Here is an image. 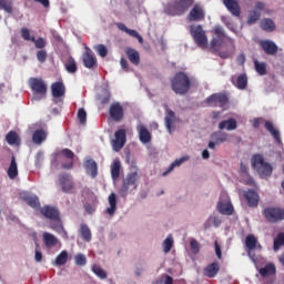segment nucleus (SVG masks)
Masks as SVG:
<instances>
[{"mask_svg":"<svg viewBox=\"0 0 284 284\" xmlns=\"http://www.w3.org/2000/svg\"><path fill=\"white\" fill-rule=\"evenodd\" d=\"M251 165L255 172H257L258 176L270 178L272 176V172H274V168L270 162H265V158L260 153L253 154L251 158Z\"/></svg>","mask_w":284,"mask_h":284,"instance_id":"1","label":"nucleus"},{"mask_svg":"<svg viewBox=\"0 0 284 284\" xmlns=\"http://www.w3.org/2000/svg\"><path fill=\"white\" fill-rule=\"evenodd\" d=\"M190 34L194 41V43L197 45V48H201L202 50H205L207 48V33L203 30V26L201 24H192L190 28Z\"/></svg>","mask_w":284,"mask_h":284,"instance_id":"2","label":"nucleus"},{"mask_svg":"<svg viewBox=\"0 0 284 284\" xmlns=\"http://www.w3.org/2000/svg\"><path fill=\"white\" fill-rule=\"evenodd\" d=\"M28 85L33 94H38V98H34L38 101H41V99H45V97H48V84L43 79L30 78L28 81Z\"/></svg>","mask_w":284,"mask_h":284,"instance_id":"3","label":"nucleus"},{"mask_svg":"<svg viewBox=\"0 0 284 284\" xmlns=\"http://www.w3.org/2000/svg\"><path fill=\"white\" fill-rule=\"evenodd\" d=\"M192 88H196V78L179 72V94H187Z\"/></svg>","mask_w":284,"mask_h":284,"instance_id":"4","label":"nucleus"},{"mask_svg":"<svg viewBox=\"0 0 284 284\" xmlns=\"http://www.w3.org/2000/svg\"><path fill=\"white\" fill-rule=\"evenodd\" d=\"M205 103L209 108H225L230 103V95L225 92L213 93L205 99Z\"/></svg>","mask_w":284,"mask_h":284,"instance_id":"5","label":"nucleus"},{"mask_svg":"<svg viewBox=\"0 0 284 284\" xmlns=\"http://www.w3.org/2000/svg\"><path fill=\"white\" fill-rule=\"evenodd\" d=\"M264 217L268 223H278L284 221V209L281 207H266L264 209Z\"/></svg>","mask_w":284,"mask_h":284,"instance_id":"6","label":"nucleus"},{"mask_svg":"<svg viewBox=\"0 0 284 284\" xmlns=\"http://www.w3.org/2000/svg\"><path fill=\"white\" fill-rule=\"evenodd\" d=\"M230 135L225 132L215 131L211 134V141L209 142L210 150H215L216 145L227 142Z\"/></svg>","mask_w":284,"mask_h":284,"instance_id":"7","label":"nucleus"},{"mask_svg":"<svg viewBox=\"0 0 284 284\" xmlns=\"http://www.w3.org/2000/svg\"><path fill=\"white\" fill-rule=\"evenodd\" d=\"M40 214L44 216V219H49V221H57L61 217V213L57 206L44 205L40 207Z\"/></svg>","mask_w":284,"mask_h":284,"instance_id":"8","label":"nucleus"},{"mask_svg":"<svg viewBox=\"0 0 284 284\" xmlns=\"http://www.w3.org/2000/svg\"><path fill=\"white\" fill-rule=\"evenodd\" d=\"M20 199L21 201H24L29 207H32L33 210H41V202L39 201V196L28 192H21Z\"/></svg>","mask_w":284,"mask_h":284,"instance_id":"9","label":"nucleus"},{"mask_svg":"<svg viewBox=\"0 0 284 284\" xmlns=\"http://www.w3.org/2000/svg\"><path fill=\"white\" fill-rule=\"evenodd\" d=\"M115 139L112 142V148L114 152H121L123 150V145H125L126 135L125 129H120L114 134Z\"/></svg>","mask_w":284,"mask_h":284,"instance_id":"10","label":"nucleus"},{"mask_svg":"<svg viewBox=\"0 0 284 284\" xmlns=\"http://www.w3.org/2000/svg\"><path fill=\"white\" fill-rule=\"evenodd\" d=\"M187 21H205V10L199 4H194L186 17Z\"/></svg>","mask_w":284,"mask_h":284,"instance_id":"11","label":"nucleus"},{"mask_svg":"<svg viewBox=\"0 0 284 284\" xmlns=\"http://www.w3.org/2000/svg\"><path fill=\"white\" fill-rule=\"evenodd\" d=\"M109 114L115 123H119V121H123V105H121L120 102H113L110 105Z\"/></svg>","mask_w":284,"mask_h":284,"instance_id":"12","label":"nucleus"},{"mask_svg":"<svg viewBox=\"0 0 284 284\" xmlns=\"http://www.w3.org/2000/svg\"><path fill=\"white\" fill-rule=\"evenodd\" d=\"M82 63L84 68H88L89 70H94L97 68V57H94V53H92V50L87 49L85 52L82 54Z\"/></svg>","mask_w":284,"mask_h":284,"instance_id":"13","label":"nucleus"},{"mask_svg":"<svg viewBox=\"0 0 284 284\" xmlns=\"http://www.w3.org/2000/svg\"><path fill=\"white\" fill-rule=\"evenodd\" d=\"M244 199L248 207H258V201H261L258 192L254 190L244 191Z\"/></svg>","mask_w":284,"mask_h":284,"instance_id":"14","label":"nucleus"},{"mask_svg":"<svg viewBox=\"0 0 284 284\" xmlns=\"http://www.w3.org/2000/svg\"><path fill=\"white\" fill-rule=\"evenodd\" d=\"M260 45L262 50L265 52V54H268L271 57H274V54L278 52V45H276L274 41L263 40L260 42Z\"/></svg>","mask_w":284,"mask_h":284,"instance_id":"15","label":"nucleus"},{"mask_svg":"<svg viewBox=\"0 0 284 284\" xmlns=\"http://www.w3.org/2000/svg\"><path fill=\"white\" fill-rule=\"evenodd\" d=\"M223 4L233 17H241V6L236 0H223Z\"/></svg>","mask_w":284,"mask_h":284,"instance_id":"16","label":"nucleus"},{"mask_svg":"<svg viewBox=\"0 0 284 284\" xmlns=\"http://www.w3.org/2000/svg\"><path fill=\"white\" fill-rule=\"evenodd\" d=\"M84 169L91 179H97V174H99V165L97 164V161L93 159L87 160L84 162Z\"/></svg>","mask_w":284,"mask_h":284,"instance_id":"17","label":"nucleus"},{"mask_svg":"<svg viewBox=\"0 0 284 284\" xmlns=\"http://www.w3.org/2000/svg\"><path fill=\"white\" fill-rule=\"evenodd\" d=\"M60 154L64 156V159H69L68 163L61 165L62 170H72V168H74V152L70 149H63Z\"/></svg>","mask_w":284,"mask_h":284,"instance_id":"18","label":"nucleus"},{"mask_svg":"<svg viewBox=\"0 0 284 284\" xmlns=\"http://www.w3.org/2000/svg\"><path fill=\"white\" fill-rule=\"evenodd\" d=\"M239 128L236 119L230 118L227 120H223L219 123V130H227V132H232Z\"/></svg>","mask_w":284,"mask_h":284,"instance_id":"19","label":"nucleus"},{"mask_svg":"<svg viewBox=\"0 0 284 284\" xmlns=\"http://www.w3.org/2000/svg\"><path fill=\"white\" fill-rule=\"evenodd\" d=\"M217 212L223 214L224 216H232L234 214V206H232L231 202H219L217 203Z\"/></svg>","mask_w":284,"mask_h":284,"instance_id":"20","label":"nucleus"},{"mask_svg":"<svg viewBox=\"0 0 284 284\" xmlns=\"http://www.w3.org/2000/svg\"><path fill=\"white\" fill-rule=\"evenodd\" d=\"M116 28L120 29L122 32H125L126 34H129V37H133V39H138L139 43H143V37H141L139 31L126 28L125 24L121 22L116 23Z\"/></svg>","mask_w":284,"mask_h":284,"instance_id":"21","label":"nucleus"},{"mask_svg":"<svg viewBox=\"0 0 284 284\" xmlns=\"http://www.w3.org/2000/svg\"><path fill=\"white\" fill-rule=\"evenodd\" d=\"M51 92L54 99H61V97L65 95V85L63 82H54L51 85Z\"/></svg>","mask_w":284,"mask_h":284,"instance_id":"22","label":"nucleus"},{"mask_svg":"<svg viewBox=\"0 0 284 284\" xmlns=\"http://www.w3.org/2000/svg\"><path fill=\"white\" fill-rule=\"evenodd\" d=\"M125 54L133 65H139V63H141V55L139 54V51H136L135 49L128 48L125 50Z\"/></svg>","mask_w":284,"mask_h":284,"instance_id":"23","label":"nucleus"},{"mask_svg":"<svg viewBox=\"0 0 284 284\" xmlns=\"http://www.w3.org/2000/svg\"><path fill=\"white\" fill-rule=\"evenodd\" d=\"M232 83H234L237 90H245V88H247V75L243 73L237 78L232 77Z\"/></svg>","mask_w":284,"mask_h":284,"instance_id":"24","label":"nucleus"},{"mask_svg":"<svg viewBox=\"0 0 284 284\" xmlns=\"http://www.w3.org/2000/svg\"><path fill=\"white\" fill-rule=\"evenodd\" d=\"M164 12L171 17H176V14H179V0L169 1L164 7Z\"/></svg>","mask_w":284,"mask_h":284,"instance_id":"25","label":"nucleus"},{"mask_svg":"<svg viewBox=\"0 0 284 284\" xmlns=\"http://www.w3.org/2000/svg\"><path fill=\"white\" fill-rule=\"evenodd\" d=\"M220 271H221V266L219 265V263L213 262L204 268V274L209 278H214V276H216V274H219Z\"/></svg>","mask_w":284,"mask_h":284,"instance_id":"26","label":"nucleus"},{"mask_svg":"<svg viewBox=\"0 0 284 284\" xmlns=\"http://www.w3.org/2000/svg\"><path fill=\"white\" fill-rule=\"evenodd\" d=\"M48 139V133L43 129H38L32 134V141L36 145H41Z\"/></svg>","mask_w":284,"mask_h":284,"instance_id":"27","label":"nucleus"},{"mask_svg":"<svg viewBox=\"0 0 284 284\" xmlns=\"http://www.w3.org/2000/svg\"><path fill=\"white\" fill-rule=\"evenodd\" d=\"M265 130L275 139L276 143H281V132L274 128V123L266 121L264 124Z\"/></svg>","mask_w":284,"mask_h":284,"instance_id":"28","label":"nucleus"},{"mask_svg":"<svg viewBox=\"0 0 284 284\" xmlns=\"http://www.w3.org/2000/svg\"><path fill=\"white\" fill-rule=\"evenodd\" d=\"M139 139L141 143H150V141H152V134L150 133L148 128H145V125L139 126Z\"/></svg>","mask_w":284,"mask_h":284,"instance_id":"29","label":"nucleus"},{"mask_svg":"<svg viewBox=\"0 0 284 284\" xmlns=\"http://www.w3.org/2000/svg\"><path fill=\"white\" fill-rule=\"evenodd\" d=\"M42 237H43V243L45 247H54L59 243V239L52 235V233L44 232Z\"/></svg>","mask_w":284,"mask_h":284,"instance_id":"30","label":"nucleus"},{"mask_svg":"<svg viewBox=\"0 0 284 284\" xmlns=\"http://www.w3.org/2000/svg\"><path fill=\"white\" fill-rule=\"evenodd\" d=\"M164 121L169 132H172L174 122L176 121V115L174 114V111L168 109V106H166V116Z\"/></svg>","mask_w":284,"mask_h":284,"instance_id":"31","label":"nucleus"},{"mask_svg":"<svg viewBox=\"0 0 284 284\" xmlns=\"http://www.w3.org/2000/svg\"><path fill=\"white\" fill-rule=\"evenodd\" d=\"M245 246L247 250H250V252H252V250H256V247H258V250L262 248L261 244H258V240H256V236L252 234L245 237Z\"/></svg>","mask_w":284,"mask_h":284,"instance_id":"32","label":"nucleus"},{"mask_svg":"<svg viewBox=\"0 0 284 284\" xmlns=\"http://www.w3.org/2000/svg\"><path fill=\"white\" fill-rule=\"evenodd\" d=\"M79 232L82 241H85V243H90V241H92V231H90V226H88V224H81Z\"/></svg>","mask_w":284,"mask_h":284,"instance_id":"33","label":"nucleus"},{"mask_svg":"<svg viewBox=\"0 0 284 284\" xmlns=\"http://www.w3.org/2000/svg\"><path fill=\"white\" fill-rule=\"evenodd\" d=\"M6 141L9 145H21V139L19 138V134H17L16 131H10L6 135Z\"/></svg>","mask_w":284,"mask_h":284,"instance_id":"34","label":"nucleus"},{"mask_svg":"<svg viewBox=\"0 0 284 284\" xmlns=\"http://www.w3.org/2000/svg\"><path fill=\"white\" fill-rule=\"evenodd\" d=\"M260 26L265 32H274V30H276V24L270 18L263 19Z\"/></svg>","mask_w":284,"mask_h":284,"instance_id":"35","label":"nucleus"},{"mask_svg":"<svg viewBox=\"0 0 284 284\" xmlns=\"http://www.w3.org/2000/svg\"><path fill=\"white\" fill-rule=\"evenodd\" d=\"M109 205L110 207L106 209V214H109V216L116 214V194L111 193L109 195Z\"/></svg>","mask_w":284,"mask_h":284,"instance_id":"36","label":"nucleus"},{"mask_svg":"<svg viewBox=\"0 0 284 284\" xmlns=\"http://www.w3.org/2000/svg\"><path fill=\"white\" fill-rule=\"evenodd\" d=\"M276 274V266L274 264H267L260 268V275L265 278V276H274Z\"/></svg>","mask_w":284,"mask_h":284,"instance_id":"37","label":"nucleus"},{"mask_svg":"<svg viewBox=\"0 0 284 284\" xmlns=\"http://www.w3.org/2000/svg\"><path fill=\"white\" fill-rule=\"evenodd\" d=\"M227 41V38H213L211 40V49L213 52H219L223 45Z\"/></svg>","mask_w":284,"mask_h":284,"instance_id":"38","label":"nucleus"},{"mask_svg":"<svg viewBox=\"0 0 284 284\" xmlns=\"http://www.w3.org/2000/svg\"><path fill=\"white\" fill-rule=\"evenodd\" d=\"M18 174L19 170L17 169V160L14 156H12L10 166L8 169V176L9 179H17Z\"/></svg>","mask_w":284,"mask_h":284,"instance_id":"39","label":"nucleus"},{"mask_svg":"<svg viewBox=\"0 0 284 284\" xmlns=\"http://www.w3.org/2000/svg\"><path fill=\"white\" fill-rule=\"evenodd\" d=\"M254 68L260 77H265V74H267V64H265V62H258V60H254Z\"/></svg>","mask_w":284,"mask_h":284,"instance_id":"40","label":"nucleus"},{"mask_svg":"<svg viewBox=\"0 0 284 284\" xmlns=\"http://www.w3.org/2000/svg\"><path fill=\"white\" fill-rule=\"evenodd\" d=\"M214 34L216 36L215 38L227 39V42L232 43V45H234V40L230 37H226L225 31L223 30V27H221V26L215 27Z\"/></svg>","mask_w":284,"mask_h":284,"instance_id":"41","label":"nucleus"},{"mask_svg":"<svg viewBox=\"0 0 284 284\" xmlns=\"http://www.w3.org/2000/svg\"><path fill=\"white\" fill-rule=\"evenodd\" d=\"M121 175V161L115 160L111 165V176L112 179H119Z\"/></svg>","mask_w":284,"mask_h":284,"instance_id":"42","label":"nucleus"},{"mask_svg":"<svg viewBox=\"0 0 284 284\" xmlns=\"http://www.w3.org/2000/svg\"><path fill=\"white\" fill-rule=\"evenodd\" d=\"M281 247H284V233H278L273 242L274 252H278V250H281Z\"/></svg>","mask_w":284,"mask_h":284,"instance_id":"43","label":"nucleus"},{"mask_svg":"<svg viewBox=\"0 0 284 284\" xmlns=\"http://www.w3.org/2000/svg\"><path fill=\"white\" fill-rule=\"evenodd\" d=\"M52 223L50 225V229L54 232H58V234H61V232H65L63 229V222H61V217H58V220H51Z\"/></svg>","mask_w":284,"mask_h":284,"instance_id":"44","label":"nucleus"},{"mask_svg":"<svg viewBox=\"0 0 284 284\" xmlns=\"http://www.w3.org/2000/svg\"><path fill=\"white\" fill-rule=\"evenodd\" d=\"M64 68L69 74H74V72H77V61H74V58H69Z\"/></svg>","mask_w":284,"mask_h":284,"instance_id":"45","label":"nucleus"},{"mask_svg":"<svg viewBox=\"0 0 284 284\" xmlns=\"http://www.w3.org/2000/svg\"><path fill=\"white\" fill-rule=\"evenodd\" d=\"M194 6V0H179V11L185 12Z\"/></svg>","mask_w":284,"mask_h":284,"instance_id":"46","label":"nucleus"},{"mask_svg":"<svg viewBox=\"0 0 284 284\" xmlns=\"http://www.w3.org/2000/svg\"><path fill=\"white\" fill-rule=\"evenodd\" d=\"M60 186L62 189V192H70L72 187H74V183H72V180L70 179H63L60 180Z\"/></svg>","mask_w":284,"mask_h":284,"instance_id":"47","label":"nucleus"},{"mask_svg":"<svg viewBox=\"0 0 284 284\" xmlns=\"http://www.w3.org/2000/svg\"><path fill=\"white\" fill-rule=\"evenodd\" d=\"M92 272L95 274V276H98V278H101L102 281L108 278V273L98 265L92 266Z\"/></svg>","mask_w":284,"mask_h":284,"instance_id":"48","label":"nucleus"},{"mask_svg":"<svg viewBox=\"0 0 284 284\" xmlns=\"http://www.w3.org/2000/svg\"><path fill=\"white\" fill-rule=\"evenodd\" d=\"M97 205H99V199L93 196V204H84V210L88 214H94L97 212Z\"/></svg>","mask_w":284,"mask_h":284,"instance_id":"49","label":"nucleus"},{"mask_svg":"<svg viewBox=\"0 0 284 284\" xmlns=\"http://www.w3.org/2000/svg\"><path fill=\"white\" fill-rule=\"evenodd\" d=\"M68 263V251H62L57 257H55V265H65Z\"/></svg>","mask_w":284,"mask_h":284,"instance_id":"50","label":"nucleus"},{"mask_svg":"<svg viewBox=\"0 0 284 284\" xmlns=\"http://www.w3.org/2000/svg\"><path fill=\"white\" fill-rule=\"evenodd\" d=\"M258 19H261V11H256V10L251 11L247 19L248 26L256 23Z\"/></svg>","mask_w":284,"mask_h":284,"instance_id":"51","label":"nucleus"},{"mask_svg":"<svg viewBox=\"0 0 284 284\" xmlns=\"http://www.w3.org/2000/svg\"><path fill=\"white\" fill-rule=\"evenodd\" d=\"M174 245V240H172V236H168L163 243H162V247H163V252L164 254H168V252H170V250H172V246Z\"/></svg>","mask_w":284,"mask_h":284,"instance_id":"52","label":"nucleus"},{"mask_svg":"<svg viewBox=\"0 0 284 284\" xmlns=\"http://www.w3.org/2000/svg\"><path fill=\"white\" fill-rule=\"evenodd\" d=\"M0 10H4L8 14L12 13V2L10 0H0Z\"/></svg>","mask_w":284,"mask_h":284,"instance_id":"53","label":"nucleus"},{"mask_svg":"<svg viewBox=\"0 0 284 284\" xmlns=\"http://www.w3.org/2000/svg\"><path fill=\"white\" fill-rule=\"evenodd\" d=\"M190 250L192 254H199L201 252V244L199 241L191 239L190 240Z\"/></svg>","mask_w":284,"mask_h":284,"instance_id":"54","label":"nucleus"},{"mask_svg":"<svg viewBox=\"0 0 284 284\" xmlns=\"http://www.w3.org/2000/svg\"><path fill=\"white\" fill-rule=\"evenodd\" d=\"M75 265H79L80 267H83V265L88 264V258L85 255L79 253L74 256Z\"/></svg>","mask_w":284,"mask_h":284,"instance_id":"55","label":"nucleus"},{"mask_svg":"<svg viewBox=\"0 0 284 284\" xmlns=\"http://www.w3.org/2000/svg\"><path fill=\"white\" fill-rule=\"evenodd\" d=\"M21 37L24 41H34V36H30V29L28 28H22L20 30Z\"/></svg>","mask_w":284,"mask_h":284,"instance_id":"56","label":"nucleus"},{"mask_svg":"<svg viewBox=\"0 0 284 284\" xmlns=\"http://www.w3.org/2000/svg\"><path fill=\"white\" fill-rule=\"evenodd\" d=\"M31 42L34 43L38 50H43V48L48 45V42L42 37H39L38 39L34 38V41H31Z\"/></svg>","mask_w":284,"mask_h":284,"instance_id":"57","label":"nucleus"},{"mask_svg":"<svg viewBox=\"0 0 284 284\" xmlns=\"http://www.w3.org/2000/svg\"><path fill=\"white\" fill-rule=\"evenodd\" d=\"M78 119L82 125H85V122L88 121V113L85 112V109L81 108L78 110Z\"/></svg>","mask_w":284,"mask_h":284,"instance_id":"58","label":"nucleus"},{"mask_svg":"<svg viewBox=\"0 0 284 284\" xmlns=\"http://www.w3.org/2000/svg\"><path fill=\"white\" fill-rule=\"evenodd\" d=\"M174 168H179V159H175L170 166L162 172V176H168L171 172H174Z\"/></svg>","mask_w":284,"mask_h":284,"instance_id":"59","label":"nucleus"},{"mask_svg":"<svg viewBox=\"0 0 284 284\" xmlns=\"http://www.w3.org/2000/svg\"><path fill=\"white\" fill-rule=\"evenodd\" d=\"M37 59L40 63H45L48 61V52L45 50H39L37 52Z\"/></svg>","mask_w":284,"mask_h":284,"instance_id":"60","label":"nucleus"},{"mask_svg":"<svg viewBox=\"0 0 284 284\" xmlns=\"http://www.w3.org/2000/svg\"><path fill=\"white\" fill-rule=\"evenodd\" d=\"M171 88L175 94H179V73H175L174 78L171 80Z\"/></svg>","mask_w":284,"mask_h":284,"instance_id":"61","label":"nucleus"},{"mask_svg":"<svg viewBox=\"0 0 284 284\" xmlns=\"http://www.w3.org/2000/svg\"><path fill=\"white\" fill-rule=\"evenodd\" d=\"M34 258H36L37 263H41V261H43V253H41V251H39V243H36Z\"/></svg>","mask_w":284,"mask_h":284,"instance_id":"62","label":"nucleus"},{"mask_svg":"<svg viewBox=\"0 0 284 284\" xmlns=\"http://www.w3.org/2000/svg\"><path fill=\"white\" fill-rule=\"evenodd\" d=\"M97 50H98V53L100 54V57H102V58L108 57V48H105V45L99 44L97 47Z\"/></svg>","mask_w":284,"mask_h":284,"instance_id":"63","label":"nucleus"},{"mask_svg":"<svg viewBox=\"0 0 284 284\" xmlns=\"http://www.w3.org/2000/svg\"><path fill=\"white\" fill-rule=\"evenodd\" d=\"M139 176V169L135 165L131 166V174H129L128 179H136Z\"/></svg>","mask_w":284,"mask_h":284,"instance_id":"64","label":"nucleus"}]
</instances>
